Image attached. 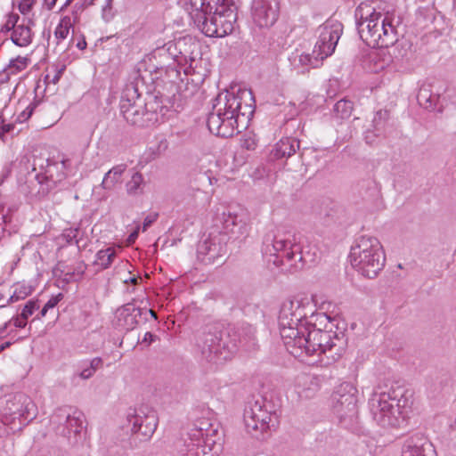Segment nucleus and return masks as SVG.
I'll use <instances>...</instances> for the list:
<instances>
[{"instance_id": "1", "label": "nucleus", "mask_w": 456, "mask_h": 456, "mask_svg": "<svg viewBox=\"0 0 456 456\" xmlns=\"http://www.w3.org/2000/svg\"><path fill=\"white\" fill-rule=\"evenodd\" d=\"M315 308L308 297H294L285 300L279 314V328L281 339L288 352L295 357L324 355L325 364L336 361L341 355L342 347L338 335L331 330L316 329L308 318L314 317Z\"/></svg>"}, {"instance_id": "2", "label": "nucleus", "mask_w": 456, "mask_h": 456, "mask_svg": "<svg viewBox=\"0 0 456 456\" xmlns=\"http://www.w3.org/2000/svg\"><path fill=\"white\" fill-rule=\"evenodd\" d=\"M213 106V111L207 118V126L211 134L228 138L246 127L254 114V97L250 91L239 89L235 94L226 92L219 94Z\"/></svg>"}, {"instance_id": "3", "label": "nucleus", "mask_w": 456, "mask_h": 456, "mask_svg": "<svg viewBox=\"0 0 456 456\" xmlns=\"http://www.w3.org/2000/svg\"><path fill=\"white\" fill-rule=\"evenodd\" d=\"M262 255L268 264L284 272H297L314 262V254L305 252L299 238L291 232L275 229L263 240Z\"/></svg>"}, {"instance_id": "4", "label": "nucleus", "mask_w": 456, "mask_h": 456, "mask_svg": "<svg viewBox=\"0 0 456 456\" xmlns=\"http://www.w3.org/2000/svg\"><path fill=\"white\" fill-rule=\"evenodd\" d=\"M412 403V391L403 387L375 391L369 399L370 414L383 428L400 427L411 411Z\"/></svg>"}, {"instance_id": "5", "label": "nucleus", "mask_w": 456, "mask_h": 456, "mask_svg": "<svg viewBox=\"0 0 456 456\" xmlns=\"http://www.w3.org/2000/svg\"><path fill=\"white\" fill-rule=\"evenodd\" d=\"M354 19L360 38L369 46L384 48L397 41L393 19L384 15L368 3H361L354 11Z\"/></svg>"}, {"instance_id": "6", "label": "nucleus", "mask_w": 456, "mask_h": 456, "mask_svg": "<svg viewBox=\"0 0 456 456\" xmlns=\"http://www.w3.org/2000/svg\"><path fill=\"white\" fill-rule=\"evenodd\" d=\"M350 263L359 273L369 279L375 278L385 265V254L379 240L363 235L355 240L350 250Z\"/></svg>"}, {"instance_id": "7", "label": "nucleus", "mask_w": 456, "mask_h": 456, "mask_svg": "<svg viewBox=\"0 0 456 456\" xmlns=\"http://www.w3.org/2000/svg\"><path fill=\"white\" fill-rule=\"evenodd\" d=\"M243 421L248 434L257 439H264L268 432L277 428L279 417L269 403L260 399L248 403Z\"/></svg>"}, {"instance_id": "8", "label": "nucleus", "mask_w": 456, "mask_h": 456, "mask_svg": "<svg viewBox=\"0 0 456 456\" xmlns=\"http://www.w3.org/2000/svg\"><path fill=\"white\" fill-rule=\"evenodd\" d=\"M36 405L29 396L16 393L9 396L0 415V428L12 425L16 419L23 425L36 417Z\"/></svg>"}, {"instance_id": "9", "label": "nucleus", "mask_w": 456, "mask_h": 456, "mask_svg": "<svg viewBox=\"0 0 456 456\" xmlns=\"http://www.w3.org/2000/svg\"><path fill=\"white\" fill-rule=\"evenodd\" d=\"M358 391L349 382L338 385L331 395L332 410L340 422H353L358 414Z\"/></svg>"}, {"instance_id": "10", "label": "nucleus", "mask_w": 456, "mask_h": 456, "mask_svg": "<svg viewBox=\"0 0 456 456\" xmlns=\"http://www.w3.org/2000/svg\"><path fill=\"white\" fill-rule=\"evenodd\" d=\"M147 105L141 99L134 85L126 86L120 100V112L127 123L133 126H144L143 118L148 114V110H145Z\"/></svg>"}, {"instance_id": "11", "label": "nucleus", "mask_w": 456, "mask_h": 456, "mask_svg": "<svg viewBox=\"0 0 456 456\" xmlns=\"http://www.w3.org/2000/svg\"><path fill=\"white\" fill-rule=\"evenodd\" d=\"M342 32L343 26L338 20H327L318 27L317 41L313 50L317 59L324 60L334 53Z\"/></svg>"}, {"instance_id": "12", "label": "nucleus", "mask_w": 456, "mask_h": 456, "mask_svg": "<svg viewBox=\"0 0 456 456\" xmlns=\"http://www.w3.org/2000/svg\"><path fill=\"white\" fill-rule=\"evenodd\" d=\"M208 421L200 422L189 433L191 442L187 444V456H218V450L212 438L214 429L208 430Z\"/></svg>"}, {"instance_id": "13", "label": "nucleus", "mask_w": 456, "mask_h": 456, "mask_svg": "<svg viewBox=\"0 0 456 456\" xmlns=\"http://www.w3.org/2000/svg\"><path fill=\"white\" fill-rule=\"evenodd\" d=\"M198 346L202 355L208 361L218 362L230 358V350L226 352V346L222 343V336L216 329L208 328L198 339Z\"/></svg>"}, {"instance_id": "14", "label": "nucleus", "mask_w": 456, "mask_h": 456, "mask_svg": "<svg viewBox=\"0 0 456 456\" xmlns=\"http://www.w3.org/2000/svg\"><path fill=\"white\" fill-rule=\"evenodd\" d=\"M52 422L58 423L57 434L76 442L84 428L85 416L77 411L69 412L67 409H59L52 417Z\"/></svg>"}, {"instance_id": "15", "label": "nucleus", "mask_w": 456, "mask_h": 456, "mask_svg": "<svg viewBox=\"0 0 456 456\" xmlns=\"http://www.w3.org/2000/svg\"><path fill=\"white\" fill-rule=\"evenodd\" d=\"M280 15L279 0H252L251 17L261 28H269L275 24Z\"/></svg>"}, {"instance_id": "16", "label": "nucleus", "mask_w": 456, "mask_h": 456, "mask_svg": "<svg viewBox=\"0 0 456 456\" xmlns=\"http://www.w3.org/2000/svg\"><path fill=\"white\" fill-rule=\"evenodd\" d=\"M197 253L202 262L214 263L226 253V235L220 232L209 234L199 244Z\"/></svg>"}, {"instance_id": "17", "label": "nucleus", "mask_w": 456, "mask_h": 456, "mask_svg": "<svg viewBox=\"0 0 456 456\" xmlns=\"http://www.w3.org/2000/svg\"><path fill=\"white\" fill-rule=\"evenodd\" d=\"M225 20L226 18L204 15L195 26L207 37H224L233 31L237 17L230 20V26L227 28L224 27Z\"/></svg>"}, {"instance_id": "18", "label": "nucleus", "mask_w": 456, "mask_h": 456, "mask_svg": "<svg viewBox=\"0 0 456 456\" xmlns=\"http://www.w3.org/2000/svg\"><path fill=\"white\" fill-rule=\"evenodd\" d=\"M128 420L132 425V432L141 436V440L151 438L158 426V416L153 411L147 413L140 411L135 415L131 416Z\"/></svg>"}, {"instance_id": "19", "label": "nucleus", "mask_w": 456, "mask_h": 456, "mask_svg": "<svg viewBox=\"0 0 456 456\" xmlns=\"http://www.w3.org/2000/svg\"><path fill=\"white\" fill-rule=\"evenodd\" d=\"M204 14L226 18L224 23V27L227 28L230 26V20L237 17V6L233 0H210L207 4Z\"/></svg>"}, {"instance_id": "20", "label": "nucleus", "mask_w": 456, "mask_h": 456, "mask_svg": "<svg viewBox=\"0 0 456 456\" xmlns=\"http://www.w3.org/2000/svg\"><path fill=\"white\" fill-rule=\"evenodd\" d=\"M142 316V308L129 303L118 310L117 324L122 330H132L137 326Z\"/></svg>"}, {"instance_id": "21", "label": "nucleus", "mask_w": 456, "mask_h": 456, "mask_svg": "<svg viewBox=\"0 0 456 456\" xmlns=\"http://www.w3.org/2000/svg\"><path fill=\"white\" fill-rule=\"evenodd\" d=\"M299 149V141L293 137L281 138L272 151V154L277 159L289 158Z\"/></svg>"}, {"instance_id": "22", "label": "nucleus", "mask_w": 456, "mask_h": 456, "mask_svg": "<svg viewBox=\"0 0 456 456\" xmlns=\"http://www.w3.org/2000/svg\"><path fill=\"white\" fill-rule=\"evenodd\" d=\"M29 63V59L27 57L18 56L12 59L9 64L0 72V84L7 83L11 76L17 75L24 70Z\"/></svg>"}, {"instance_id": "23", "label": "nucleus", "mask_w": 456, "mask_h": 456, "mask_svg": "<svg viewBox=\"0 0 456 456\" xmlns=\"http://www.w3.org/2000/svg\"><path fill=\"white\" fill-rule=\"evenodd\" d=\"M255 328L248 323H241L232 330L233 340L242 344L245 346L255 345Z\"/></svg>"}, {"instance_id": "24", "label": "nucleus", "mask_w": 456, "mask_h": 456, "mask_svg": "<svg viewBox=\"0 0 456 456\" xmlns=\"http://www.w3.org/2000/svg\"><path fill=\"white\" fill-rule=\"evenodd\" d=\"M322 59H317L316 54L305 53H293L289 57V61L295 69L316 68Z\"/></svg>"}, {"instance_id": "25", "label": "nucleus", "mask_w": 456, "mask_h": 456, "mask_svg": "<svg viewBox=\"0 0 456 456\" xmlns=\"http://www.w3.org/2000/svg\"><path fill=\"white\" fill-rule=\"evenodd\" d=\"M403 456H436V452L427 442L417 444L413 440H408L403 445Z\"/></svg>"}, {"instance_id": "26", "label": "nucleus", "mask_w": 456, "mask_h": 456, "mask_svg": "<svg viewBox=\"0 0 456 456\" xmlns=\"http://www.w3.org/2000/svg\"><path fill=\"white\" fill-rule=\"evenodd\" d=\"M210 0H181L183 8L188 12L194 24L204 18L205 9H207V4Z\"/></svg>"}, {"instance_id": "27", "label": "nucleus", "mask_w": 456, "mask_h": 456, "mask_svg": "<svg viewBox=\"0 0 456 456\" xmlns=\"http://www.w3.org/2000/svg\"><path fill=\"white\" fill-rule=\"evenodd\" d=\"M117 257V251L114 248L109 247L104 249L99 250L95 254V258L93 263L96 267V271H102L110 268Z\"/></svg>"}, {"instance_id": "28", "label": "nucleus", "mask_w": 456, "mask_h": 456, "mask_svg": "<svg viewBox=\"0 0 456 456\" xmlns=\"http://www.w3.org/2000/svg\"><path fill=\"white\" fill-rule=\"evenodd\" d=\"M77 20L78 16H77V12H73V17L65 15L60 20L54 30V37L57 40V44H60L68 37L70 28H73Z\"/></svg>"}, {"instance_id": "29", "label": "nucleus", "mask_w": 456, "mask_h": 456, "mask_svg": "<svg viewBox=\"0 0 456 456\" xmlns=\"http://www.w3.org/2000/svg\"><path fill=\"white\" fill-rule=\"evenodd\" d=\"M11 39L12 43L20 47H26L32 43L31 28L25 24L17 25L12 32Z\"/></svg>"}, {"instance_id": "30", "label": "nucleus", "mask_w": 456, "mask_h": 456, "mask_svg": "<svg viewBox=\"0 0 456 456\" xmlns=\"http://www.w3.org/2000/svg\"><path fill=\"white\" fill-rule=\"evenodd\" d=\"M126 169V165L120 164L113 167L104 175L102 186L105 190H112L115 185L121 182V177Z\"/></svg>"}, {"instance_id": "31", "label": "nucleus", "mask_w": 456, "mask_h": 456, "mask_svg": "<svg viewBox=\"0 0 456 456\" xmlns=\"http://www.w3.org/2000/svg\"><path fill=\"white\" fill-rule=\"evenodd\" d=\"M33 291L32 286L26 283H18L15 286V289L12 295L4 301V304L1 305V306H6L11 303L17 302L19 300H22L28 297Z\"/></svg>"}, {"instance_id": "32", "label": "nucleus", "mask_w": 456, "mask_h": 456, "mask_svg": "<svg viewBox=\"0 0 456 456\" xmlns=\"http://www.w3.org/2000/svg\"><path fill=\"white\" fill-rule=\"evenodd\" d=\"M389 118L390 113L387 110L376 111L372 119L373 131L377 134H382L387 130Z\"/></svg>"}, {"instance_id": "33", "label": "nucleus", "mask_w": 456, "mask_h": 456, "mask_svg": "<svg viewBox=\"0 0 456 456\" xmlns=\"http://www.w3.org/2000/svg\"><path fill=\"white\" fill-rule=\"evenodd\" d=\"M128 195L136 196L143 192V176L141 173L135 172L126 184Z\"/></svg>"}, {"instance_id": "34", "label": "nucleus", "mask_w": 456, "mask_h": 456, "mask_svg": "<svg viewBox=\"0 0 456 456\" xmlns=\"http://www.w3.org/2000/svg\"><path fill=\"white\" fill-rule=\"evenodd\" d=\"M353 102L348 100H339L333 107V112L337 118L341 119L348 118L353 112Z\"/></svg>"}, {"instance_id": "35", "label": "nucleus", "mask_w": 456, "mask_h": 456, "mask_svg": "<svg viewBox=\"0 0 456 456\" xmlns=\"http://www.w3.org/2000/svg\"><path fill=\"white\" fill-rule=\"evenodd\" d=\"M27 320L28 319L20 314V315L14 316V317L11 318L10 320L4 322L0 326V338L4 337L5 335L6 330L11 324H12L16 328H20V329L25 328L27 325Z\"/></svg>"}, {"instance_id": "36", "label": "nucleus", "mask_w": 456, "mask_h": 456, "mask_svg": "<svg viewBox=\"0 0 456 456\" xmlns=\"http://www.w3.org/2000/svg\"><path fill=\"white\" fill-rule=\"evenodd\" d=\"M222 222L224 230L227 232H234V228L239 224L240 220L239 219V216L231 212H224L222 216Z\"/></svg>"}, {"instance_id": "37", "label": "nucleus", "mask_w": 456, "mask_h": 456, "mask_svg": "<svg viewBox=\"0 0 456 456\" xmlns=\"http://www.w3.org/2000/svg\"><path fill=\"white\" fill-rule=\"evenodd\" d=\"M79 229L78 228H69V229H65L61 235V240H65L67 244H78V235H79Z\"/></svg>"}, {"instance_id": "38", "label": "nucleus", "mask_w": 456, "mask_h": 456, "mask_svg": "<svg viewBox=\"0 0 456 456\" xmlns=\"http://www.w3.org/2000/svg\"><path fill=\"white\" fill-rule=\"evenodd\" d=\"M19 19H20V17L18 14H15V13L8 14L7 20H6L5 23L2 26L0 31L2 33L9 32V31L12 32L17 26V22H18Z\"/></svg>"}, {"instance_id": "39", "label": "nucleus", "mask_w": 456, "mask_h": 456, "mask_svg": "<svg viewBox=\"0 0 456 456\" xmlns=\"http://www.w3.org/2000/svg\"><path fill=\"white\" fill-rule=\"evenodd\" d=\"M431 85L430 84H423L420 86L419 93L417 94V100L419 104L427 103L428 97H431Z\"/></svg>"}, {"instance_id": "40", "label": "nucleus", "mask_w": 456, "mask_h": 456, "mask_svg": "<svg viewBox=\"0 0 456 456\" xmlns=\"http://www.w3.org/2000/svg\"><path fill=\"white\" fill-rule=\"evenodd\" d=\"M183 43H184L183 40H178L177 42L170 41L167 44H166L161 49H159V54H162L161 53L162 52H165V51L169 52L172 59L174 61H175L179 57V55L177 53H174L172 50L173 49L176 50L177 47H180L181 45H183Z\"/></svg>"}, {"instance_id": "41", "label": "nucleus", "mask_w": 456, "mask_h": 456, "mask_svg": "<svg viewBox=\"0 0 456 456\" xmlns=\"http://www.w3.org/2000/svg\"><path fill=\"white\" fill-rule=\"evenodd\" d=\"M38 103H39V102L37 100H34L33 102H31L26 107V109L18 116V120L20 122H24V121L28 120L33 114V112L36 110V108L37 107Z\"/></svg>"}, {"instance_id": "42", "label": "nucleus", "mask_w": 456, "mask_h": 456, "mask_svg": "<svg viewBox=\"0 0 456 456\" xmlns=\"http://www.w3.org/2000/svg\"><path fill=\"white\" fill-rule=\"evenodd\" d=\"M62 297V295L60 293L58 294L57 296L55 297H52L45 304V305L43 306L41 312L39 313L38 314V318H42V317H45L46 315V313L49 309H52L53 308L54 306L57 305V304L60 302V300L61 299Z\"/></svg>"}, {"instance_id": "43", "label": "nucleus", "mask_w": 456, "mask_h": 456, "mask_svg": "<svg viewBox=\"0 0 456 456\" xmlns=\"http://www.w3.org/2000/svg\"><path fill=\"white\" fill-rule=\"evenodd\" d=\"M39 302L38 300H34V299H31V300H28L26 305H24L22 311H21V314L26 317L27 319L31 316L34 312L36 310H37L39 308Z\"/></svg>"}, {"instance_id": "44", "label": "nucleus", "mask_w": 456, "mask_h": 456, "mask_svg": "<svg viewBox=\"0 0 456 456\" xmlns=\"http://www.w3.org/2000/svg\"><path fill=\"white\" fill-rule=\"evenodd\" d=\"M439 99V94H431V97H428V102L427 103H420L419 105L423 108L433 110L436 109V102Z\"/></svg>"}, {"instance_id": "45", "label": "nucleus", "mask_w": 456, "mask_h": 456, "mask_svg": "<svg viewBox=\"0 0 456 456\" xmlns=\"http://www.w3.org/2000/svg\"><path fill=\"white\" fill-rule=\"evenodd\" d=\"M36 0H21L19 4V11L22 14H27L31 11L32 6L35 4Z\"/></svg>"}, {"instance_id": "46", "label": "nucleus", "mask_w": 456, "mask_h": 456, "mask_svg": "<svg viewBox=\"0 0 456 456\" xmlns=\"http://www.w3.org/2000/svg\"><path fill=\"white\" fill-rule=\"evenodd\" d=\"M64 69H65V67H64V66H61V68H58V67H57V68L53 70L54 74H53V77H51V75H50V74H47V75H46V79H50V80H51V82H52V83H53V84L58 83V82H59V80H60V78H61V74H62V72H63Z\"/></svg>"}, {"instance_id": "47", "label": "nucleus", "mask_w": 456, "mask_h": 456, "mask_svg": "<svg viewBox=\"0 0 456 456\" xmlns=\"http://www.w3.org/2000/svg\"><path fill=\"white\" fill-rule=\"evenodd\" d=\"M158 214L157 213H154V214H151V215H148L144 220H143V224H142V232H145L158 218Z\"/></svg>"}, {"instance_id": "48", "label": "nucleus", "mask_w": 456, "mask_h": 456, "mask_svg": "<svg viewBox=\"0 0 456 456\" xmlns=\"http://www.w3.org/2000/svg\"><path fill=\"white\" fill-rule=\"evenodd\" d=\"M95 373L94 370H91V367L88 365L84 367L81 372L79 373L80 378L84 379H87L91 378Z\"/></svg>"}, {"instance_id": "49", "label": "nucleus", "mask_w": 456, "mask_h": 456, "mask_svg": "<svg viewBox=\"0 0 456 456\" xmlns=\"http://www.w3.org/2000/svg\"><path fill=\"white\" fill-rule=\"evenodd\" d=\"M102 364V360L100 357H94L93 358L88 365L91 367V370L96 371Z\"/></svg>"}, {"instance_id": "50", "label": "nucleus", "mask_w": 456, "mask_h": 456, "mask_svg": "<svg viewBox=\"0 0 456 456\" xmlns=\"http://www.w3.org/2000/svg\"><path fill=\"white\" fill-rule=\"evenodd\" d=\"M13 129V125L12 124H4L0 125V138H3L5 134L11 132Z\"/></svg>"}, {"instance_id": "51", "label": "nucleus", "mask_w": 456, "mask_h": 456, "mask_svg": "<svg viewBox=\"0 0 456 456\" xmlns=\"http://www.w3.org/2000/svg\"><path fill=\"white\" fill-rule=\"evenodd\" d=\"M242 146L248 151H253L256 149V143L254 139L248 138L244 140Z\"/></svg>"}, {"instance_id": "52", "label": "nucleus", "mask_w": 456, "mask_h": 456, "mask_svg": "<svg viewBox=\"0 0 456 456\" xmlns=\"http://www.w3.org/2000/svg\"><path fill=\"white\" fill-rule=\"evenodd\" d=\"M11 169L8 167H4L0 174V184L9 176Z\"/></svg>"}, {"instance_id": "53", "label": "nucleus", "mask_w": 456, "mask_h": 456, "mask_svg": "<svg viewBox=\"0 0 456 456\" xmlns=\"http://www.w3.org/2000/svg\"><path fill=\"white\" fill-rule=\"evenodd\" d=\"M155 338H156V336L153 335L151 332H146L142 338V342H147V343L151 344L155 340Z\"/></svg>"}, {"instance_id": "54", "label": "nucleus", "mask_w": 456, "mask_h": 456, "mask_svg": "<svg viewBox=\"0 0 456 456\" xmlns=\"http://www.w3.org/2000/svg\"><path fill=\"white\" fill-rule=\"evenodd\" d=\"M379 134H377L376 132L372 131H369L366 133V135H365V140L368 143H372L374 142V139L373 137L374 136H379Z\"/></svg>"}, {"instance_id": "55", "label": "nucleus", "mask_w": 456, "mask_h": 456, "mask_svg": "<svg viewBox=\"0 0 456 456\" xmlns=\"http://www.w3.org/2000/svg\"><path fill=\"white\" fill-rule=\"evenodd\" d=\"M56 2L57 0H44V4L49 11L54 7Z\"/></svg>"}, {"instance_id": "56", "label": "nucleus", "mask_w": 456, "mask_h": 456, "mask_svg": "<svg viewBox=\"0 0 456 456\" xmlns=\"http://www.w3.org/2000/svg\"><path fill=\"white\" fill-rule=\"evenodd\" d=\"M138 233H139V228H137L135 231H134L128 237V241L129 242H134L136 238L138 237Z\"/></svg>"}, {"instance_id": "57", "label": "nucleus", "mask_w": 456, "mask_h": 456, "mask_svg": "<svg viewBox=\"0 0 456 456\" xmlns=\"http://www.w3.org/2000/svg\"><path fill=\"white\" fill-rule=\"evenodd\" d=\"M147 314H150L151 317L154 319H157V314L151 309L142 308V315H146Z\"/></svg>"}, {"instance_id": "58", "label": "nucleus", "mask_w": 456, "mask_h": 456, "mask_svg": "<svg viewBox=\"0 0 456 456\" xmlns=\"http://www.w3.org/2000/svg\"><path fill=\"white\" fill-rule=\"evenodd\" d=\"M12 345L11 341H5L0 345V354Z\"/></svg>"}, {"instance_id": "59", "label": "nucleus", "mask_w": 456, "mask_h": 456, "mask_svg": "<svg viewBox=\"0 0 456 456\" xmlns=\"http://www.w3.org/2000/svg\"><path fill=\"white\" fill-rule=\"evenodd\" d=\"M139 280H140L139 277L133 276V277H130L129 279L125 280V282L126 283L130 282V283H132L134 285H136L138 283Z\"/></svg>"}, {"instance_id": "60", "label": "nucleus", "mask_w": 456, "mask_h": 456, "mask_svg": "<svg viewBox=\"0 0 456 456\" xmlns=\"http://www.w3.org/2000/svg\"><path fill=\"white\" fill-rule=\"evenodd\" d=\"M77 47L80 50H83L86 47V42L83 39L82 41L77 44Z\"/></svg>"}, {"instance_id": "61", "label": "nucleus", "mask_w": 456, "mask_h": 456, "mask_svg": "<svg viewBox=\"0 0 456 456\" xmlns=\"http://www.w3.org/2000/svg\"><path fill=\"white\" fill-rule=\"evenodd\" d=\"M73 0H66L64 4L61 7L60 12L64 11L72 2Z\"/></svg>"}, {"instance_id": "62", "label": "nucleus", "mask_w": 456, "mask_h": 456, "mask_svg": "<svg viewBox=\"0 0 456 456\" xmlns=\"http://www.w3.org/2000/svg\"><path fill=\"white\" fill-rule=\"evenodd\" d=\"M374 190L376 192V196L379 195V187L377 184H374Z\"/></svg>"}, {"instance_id": "63", "label": "nucleus", "mask_w": 456, "mask_h": 456, "mask_svg": "<svg viewBox=\"0 0 456 456\" xmlns=\"http://www.w3.org/2000/svg\"><path fill=\"white\" fill-rule=\"evenodd\" d=\"M4 123V118L0 116V125H3Z\"/></svg>"}, {"instance_id": "64", "label": "nucleus", "mask_w": 456, "mask_h": 456, "mask_svg": "<svg viewBox=\"0 0 456 456\" xmlns=\"http://www.w3.org/2000/svg\"><path fill=\"white\" fill-rule=\"evenodd\" d=\"M453 9H454V12H456V0L454 1Z\"/></svg>"}]
</instances>
